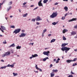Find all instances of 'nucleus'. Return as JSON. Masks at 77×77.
Listing matches in <instances>:
<instances>
[{
  "label": "nucleus",
  "instance_id": "1",
  "mask_svg": "<svg viewBox=\"0 0 77 77\" xmlns=\"http://www.w3.org/2000/svg\"><path fill=\"white\" fill-rule=\"evenodd\" d=\"M70 49H71V48H67L66 47H64L61 48L62 51H65V53H67L68 51H69Z\"/></svg>",
  "mask_w": 77,
  "mask_h": 77
},
{
  "label": "nucleus",
  "instance_id": "2",
  "mask_svg": "<svg viewBox=\"0 0 77 77\" xmlns=\"http://www.w3.org/2000/svg\"><path fill=\"white\" fill-rule=\"evenodd\" d=\"M11 54V52L10 51H8L5 53V54H3L2 55V57L3 58L4 57H5L6 56H10Z\"/></svg>",
  "mask_w": 77,
  "mask_h": 77
},
{
  "label": "nucleus",
  "instance_id": "3",
  "mask_svg": "<svg viewBox=\"0 0 77 77\" xmlns=\"http://www.w3.org/2000/svg\"><path fill=\"white\" fill-rule=\"evenodd\" d=\"M57 14L56 13H54L52 14L50 16V17L51 18H55V17H57Z\"/></svg>",
  "mask_w": 77,
  "mask_h": 77
},
{
  "label": "nucleus",
  "instance_id": "4",
  "mask_svg": "<svg viewBox=\"0 0 77 77\" xmlns=\"http://www.w3.org/2000/svg\"><path fill=\"white\" fill-rule=\"evenodd\" d=\"M21 31V29H17L14 30L13 32V33H15V34H17L18 33H20V32Z\"/></svg>",
  "mask_w": 77,
  "mask_h": 77
},
{
  "label": "nucleus",
  "instance_id": "5",
  "mask_svg": "<svg viewBox=\"0 0 77 77\" xmlns=\"http://www.w3.org/2000/svg\"><path fill=\"white\" fill-rule=\"evenodd\" d=\"M50 53V51H45L43 52V54L44 55H47L48 56V55H49L48 54Z\"/></svg>",
  "mask_w": 77,
  "mask_h": 77
},
{
  "label": "nucleus",
  "instance_id": "6",
  "mask_svg": "<svg viewBox=\"0 0 77 77\" xmlns=\"http://www.w3.org/2000/svg\"><path fill=\"white\" fill-rule=\"evenodd\" d=\"M41 2H42V0L38 2V5L39 6L43 7V4H42V3Z\"/></svg>",
  "mask_w": 77,
  "mask_h": 77
},
{
  "label": "nucleus",
  "instance_id": "7",
  "mask_svg": "<svg viewBox=\"0 0 77 77\" xmlns=\"http://www.w3.org/2000/svg\"><path fill=\"white\" fill-rule=\"evenodd\" d=\"M36 19V21H42V18H40V17L39 16L37 17Z\"/></svg>",
  "mask_w": 77,
  "mask_h": 77
},
{
  "label": "nucleus",
  "instance_id": "8",
  "mask_svg": "<svg viewBox=\"0 0 77 77\" xmlns=\"http://www.w3.org/2000/svg\"><path fill=\"white\" fill-rule=\"evenodd\" d=\"M26 34H25L24 33H21V34L19 36L20 38L21 37H24V36H26Z\"/></svg>",
  "mask_w": 77,
  "mask_h": 77
},
{
  "label": "nucleus",
  "instance_id": "9",
  "mask_svg": "<svg viewBox=\"0 0 77 77\" xmlns=\"http://www.w3.org/2000/svg\"><path fill=\"white\" fill-rule=\"evenodd\" d=\"M77 20V18H73L71 20H68L69 22H71L74 21H76Z\"/></svg>",
  "mask_w": 77,
  "mask_h": 77
},
{
  "label": "nucleus",
  "instance_id": "10",
  "mask_svg": "<svg viewBox=\"0 0 77 77\" xmlns=\"http://www.w3.org/2000/svg\"><path fill=\"white\" fill-rule=\"evenodd\" d=\"M7 67H11V68H14V64L12 65L8 64L7 66Z\"/></svg>",
  "mask_w": 77,
  "mask_h": 77
},
{
  "label": "nucleus",
  "instance_id": "11",
  "mask_svg": "<svg viewBox=\"0 0 77 77\" xmlns=\"http://www.w3.org/2000/svg\"><path fill=\"white\" fill-rule=\"evenodd\" d=\"M71 36H74V35H76V32L75 31L72 32L71 33Z\"/></svg>",
  "mask_w": 77,
  "mask_h": 77
},
{
  "label": "nucleus",
  "instance_id": "12",
  "mask_svg": "<svg viewBox=\"0 0 77 77\" xmlns=\"http://www.w3.org/2000/svg\"><path fill=\"white\" fill-rule=\"evenodd\" d=\"M38 66L37 65H35V68L39 70V71H40L41 72H42V69H41L38 68V66Z\"/></svg>",
  "mask_w": 77,
  "mask_h": 77
},
{
  "label": "nucleus",
  "instance_id": "13",
  "mask_svg": "<svg viewBox=\"0 0 77 77\" xmlns=\"http://www.w3.org/2000/svg\"><path fill=\"white\" fill-rule=\"evenodd\" d=\"M71 62H72V60H68L66 61V62L67 63H71Z\"/></svg>",
  "mask_w": 77,
  "mask_h": 77
},
{
  "label": "nucleus",
  "instance_id": "14",
  "mask_svg": "<svg viewBox=\"0 0 77 77\" xmlns=\"http://www.w3.org/2000/svg\"><path fill=\"white\" fill-rule=\"evenodd\" d=\"M28 15V13H26L25 14H23L22 15L23 17H26Z\"/></svg>",
  "mask_w": 77,
  "mask_h": 77
},
{
  "label": "nucleus",
  "instance_id": "15",
  "mask_svg": "<svg viewBox=\"0 0 77 77\" xmlns=\"http://www.w3.org/2000/svg\"><path fill=\"white\" fill-rule=\"evenodd\" d=\"M1 29H2L3 30H6V28L2 26H1Z\"/></svg>",
  "mask_w": 77,
  "mask_h": 77
},
{
  "label": "nucleus",
  "instance_id": "16",
  "mask_svg": "<svg viewBox=\"0 0 77 77\" xmlns=\"http://www.w3.org/2000/svg\"><path fill=\"white\" fill-rule=\"evenodd\" d=\"M68 43H63L62 44L61 46L62 47H65V46H66V45H68Z\"/></svg>",
  "mask_w": 77,
  "mask_h": 77
},
{
  "label": "nucleus",
  "instance_id": "17",
  "mask_svg": "<svg viewBox=\"0 0 77 77\" xmlns=\"http://www.w3.org/2000/svg\"><path fill=\"white\" fill-rule=\"evenodd\" d=\"M57 23H58V22H54L52 23V25H54V26H55V25H56Z\"/></svg>",
  "mask_w": 77,
  "mask_h": 77
},
{
  "label": "nucleus",
  "instance_id": "18",
  "mask_svg": "<svg viewBox=\"0 0 77 77\" xmlns=\"http://www.w3.org/2000/svg\"><path fill=\"white\" fill-rule=\"evenodd\" d=\"M64 9L65 10V11L66 12H67L68 11V7L67 6H65L64 8Z\"/></svg>",
  "mask_w": 77,
  "mask_h": 77
},
{
  "label": "nucleus",
  "instance_id": "19",
  "mask_svg": "<svg viewBox=\"0 0 77 77\" xmlns=\"http://www.w3.org/2000/svg\"><path fill=\"white\" fill-rule=\"evenodd\" d=\"M32 56L33 57H38V54H35L34 55H32Z\"/></svg>",
  "mask_w": 77,
  "mask_h": 77
},
{
  "label": "nucleus",
  "instance_id": "20",
  "mask_svg": "<svg viewBox=\"0 0 77 77\" xmlns=\"http://www.w3.org/2000/svg\"><path fill=\"white\" fill-rule=\"evenodd\" d=\"M68 31V30L66 29H64L63 31V33H65V32H67Z\"/></svg>",
  "mask_w": 77,
  "mask_h": 77
},
{
  "label": "nucleus",
  "instance_id": "21",
  "mask_svg": "<svg viewBox=\"0 0 77 77\" xmlns=\"http://www.w3.org/2000/svg\"><path fill=\"white\" fill-rule=\"evenodd\" d=\"M47 59H48V57H46L43 59V61H46Z\"/></svg>",
  "mask_w": 77,
  "mask_h": 77
},
{
  "label": "nucleus",
  "instance_id": "22",
  "mask_svg": "<svg viewBox=\"0 0 77 77\" xmlns=\"http://www.w3.org/2000/svg\"><path fill=\"white\" fill-rule=\"evenodd\" d=\"M15 47V44L14 43H13V44L10 45L9 46V47L10 48V47Z\"/></svg>",
  "mask_w": 77,
  "mask_h": 77
},
{
  "label": "nucleus",
  "instance_id": "23",
  "mask_svg": "<svg viewBox=\"0 0 77 77\" xmlns=\"http://www.w3.org/2000/svg\"><path fill=\"white\" fill-rule=\"evenodd\" d=\"M54 72H57V69H53L52 70V73H54Z\"/></svg>",
  "mask_w": 77,
  "mask_h": 77
},
{
  "label": "nucleus",
  "instance_id": "24",
  "mask_svg": "<svg viewBox=\"0 0 77 77\" xmlns=\"http://www.w3.org/2000/svg\"><path fill=\"white\" fill-rule=\"evenodd\" d=\"M7 67V66H2L0 68V69H5Z\"/></svg>",
  "mask_w": 77,
  "mask_h": 77
},
{
  "label": "nucleus",
  "instance_id": "25",
  "mask_svg": "<svg viewBox=\"0 0 77 77\" xmlns=\"http://www.w3.org/2000/svg\"><path fill=\"white\" fill-rule=\"evenodd\" d=\"M56 41V39H53L52 40H51L50 42L51 43H52V42H54V41Z\"/></svg>",
  "mask_w": 77,
  "mask_h": 77
},
{
  "label": "nucleus",
  "instance_id": "26",
  "mask_svg": "<svg viewBox=\"0 0 77 77\" xmlns=\"http://www.w3.org/2000/svg\"><path fill=\"white\" fill-rule=\"evenodd\" d=\"M21 48V46H17L16 47L17 49H20Z\"/></svg>",
  "mask_w": 77,
  "mask_h": 77
},
{
  "label": "nucleus",
  "instance_id": "27",
  "mask_svg": "<svg viewBox=\"0 0 77 77\" xmlns=\"http://www.w3.org/2000/svg\"><path fill=\"white\" fill-rule=\"evenodd\" d=\"M48 1V0H44L43 1V3H47V2Z\"/></svg>",
  "mask_w": 77,
  "mask_h": 77
},
{
  "label": "nucleus",
  "instance_id": "28",
  "mask_svg": "<svg viewBox=\"0 0 77 77\" xmlns=\"http://www.w3.org/2000/svg\"><path fill=\"white\" fill-rule=\"evenodd\" d=\"M54 74L53 73H51V77H54Z\"/></svg>",
  "mask_w": 77,
  "mask_h": 77
},
{
  "label": "nucleus",
  "instance_id": "29",
  "mask_svg": "<svg viewBox=\"0 0 77 77\" xmlns=\"http://www.w3.org/2000/svg\"><path fill=\"white\" fill-rule=\"evenodd\" d=\"M13 74L14 75V76H16V75H18V74L17 73H15L14 72H13Z\"/></svg>",
  "mask_w": 77,
  "mask_h": 77
},
{
  "label": "nucleus",
  "instance_id": "30",
  "mask_svg": "<svg viewBox=\"0 0 77 77\" xmlns=\"http://www.w3.org/2000/svg\"><path fill=\"white\" fill-rule=\"evenodd\" d=\"M47 32V29H45L43 31V33H45V32Z\"/></svg>",
  "mask_w": 77,
  "mask_h": 77
},
{
  "label": "nucleus",
  "instance_id": "31",
  "mask_svg": "<svg viewBox=\"0 0 77 77\" xmlns=\"http://www.w3.org/2000/svg\"><path fill=\"white\" fill-rule=\"evenodd\" d=\"M12 4V1L10 2L9 3V4H8V5L9 6H10V5H11Z\"/></svg>",
  "mask_w": 77,
  "mask_h": 77
},
{
  "label": "nucleus",
  "instance_id": "32",
  "mask_svg": "<svg viewBox=\"0 0 77 77\" xmlns=\"http://www.w3.org/2000/svg\"><path fill=\"white\" fill-rule=\"evenodd\" d=\"M15 26L14 25H12L10 26V28H13V29L15 28Z\"/></svg>",
  "mask_w": 77,
  "mask_h": 77
},
{
  "label": "nucleus",
  "instance_id": "33",
  "mask_svg": "<svg viewBox=\"0 0 77 77\" xmlns=\"http://www.w3.org/2000/svg\"><path fill=\"white\" fill-rule=\"evenodd\" d=\"M63 40H66V38H65V37L63 36Z\"/></svg>",
  "mask_w": 77,
  "mask_h": 77
},
{
  "label": "nucleus",
  "instance_id": "34",
  "mask_svg": "<svg viewBox=\"0 0 77 77\" xmlns=\"http://www.w3.org/2000/svg\"><path fill=\"white\" fill-rule=\"evenodd\" d=\"M36 20L35 19H32L31 21H33V22H35Z\"/></svg>",
  "mask_w": 77,
  "mask_h": 77
},
{
  "label": "nucleus",
  "instance_id": "35",
  "mask_svg": "<svg viewBox=\"0 0 77 77\" xmlns=\"http://www.w3.org/2000/svg\"><path fill=\"white\" fill-rule=\"evenodd\" d=\"M77 60V58H75L73 60H72V62H73V61H76Z\"/></svg>",
  "mask_w": 77,
  "mask_h": 77
},
{
  "label": "nucleus",
  "instance_id": "36",
  "mask_svg": "<svg viewBox=\"0 0 77 77\" xmlns=\"http://www.w3.org/2000/svg\"><path fill=\"white\" fill-rule=\"evenodd\" d=\"M77 63H73V65H72V66H75V65H77Z\"/></svg>",
  "mask_w": 77,
  "mask_h": 77
},
{
  "label": "nucleus",
  "instance_id": "37",
  "mask_svg": "<svg viewBox=\"0 0 77 77\" xmlns=\"http://www.w3.org/2000/svg\"><path fill=\"white\" fill-rule=\"evenodd\" d=\"M65 17H62L61 18V19L62 20H64L65 19Z\"/></svg>",
  "mask_w": 77,
  "mask_h": 77
},
{
  "label": "nucleus",
  "instance_id": "38",
  "mask_svg": "<svg viewBox=\"0 0 77 77\" xmlns=\"http://www.w3.org/2000/svg\"><path fill=\"white\" fill-rule=\"evenodd\" d=\"M68 15H69V13H68V14L66 13V14H65V16H64V17H66V16L67 15H68Z\"/></svg>",
  "mask_w": 77,
  "mask_h": 77
},
{
  "label": "nucleus",
  "instance_id": "39",
  "mask_svg": "<svg viewBox=\"0 0 77 77\" xmlns=\"http://www.w3.org/2000/svg\"><path fill=\"white\" fill-rule=\"evenodd\" d=\"M5 42H3V44H6L7 43V42H6V40L5 41Z\"/></svg>",
  "mask_w": 77,
  "mask_h": 77
},
{
  "label": "nucleus",
  "instance_id": "40",
  "mask_svg": "<svg viewBox=\"0 0 77 77\" xmlns=\"http://www.w3.org/2000/svg\"><path fill=\"white\" fill-rule=\"evenodd\" d=\"M68 77H73V76L72 75H69Z\"/></svg>",
  "mask_w": 77,
  "mask_h": 77
},
{
  "label": "nucleus",
  "instance_id": "41",
  "mask_svg": "<svg viewBox=\"0 0 77 77\" xmlns=\"http://www.w3.org/2000/svg\"><path fill=\"white\" fill-rule=\"evenodd\" d=\"M38 8V7H36V8H35L33 10V11H35V10H36V9H37Z\"/></svg>",
  "mask_w": 77,
  "mask_h": 77
},
{
  "label": "nucleus",
  "instance_id": "42",
  "mask_svg": "<svg viewBox=\"0 0 77 77\" xmlns=\"http://www.w3.org/2000/svg\"><path fill=\"white\" fill-rule=\"evenodd\" d=\"M44 33L43 32L42 34V37H43L44 36Z\"/></svg>",
  "mask_w": 77,
  "mask_h": 77
},
{
  "label": "nucleus",
  "instance_id": "43",
  "mask_svg": "<svg viewBox=\"0 0 77 77\" xmlns=\"http://www.w3.org/2000/svg\"><path fill=\"white\" fill-rule=\"evenodd\" d=\"M26 4H27V2H24V3L22 4V5H26Z\"/></svg>",
  "mask_w": 77,
  "mask_h": 77
},
{
  "label": "nucleus",
  "instance_id": "44",
  "mask_svg": "<svg viewBox=\"0 0 77 77\" xmlns=\"http://www.w3.org/2000/svg\"><path fill=\"white\" fill-rule=\"evenodd\" d=\"M70 73L72 75V74L74 75L75 74L74 73L72 72V71Z\"/></svg>",
  "mask_w": 77,
  "mask_h": 77
},
{
  "label": "nucleus",
  "instance_id": "45",
  "mask_svg": "<svg viewBox=\"0 0 77 77\" xmlns=\"http://www.w3.org/2000/svg\"><path fill=\"white\" fill-rule=\"evenodd\" d=\"M58 5V3H57V2H56L54 3L55 5Z\"/></svg>",
  "mask_w": 77,
  "mask_h": 77
},
{
  "label": "nucleus",
  "instance_id": "46",
  "mask_svg": "<svg viewBox=\"0 0 77 77\" xmlns=\"http://www.w3.org/2000/svg\"><path fill=\"white\" fill-rule=\"evenodd\" d=\"M4 2H5V1H3L2 3H0V5H2L3 4V3H4Z\"/></svg>",
  "mask_w": 77,
  "mask_h": 77
},
{
  "label": "nucleus",
  "instance_id": "47",
  "mask_svg": "<svg viewBox=\"0 0 77 77\" xmlns=\"http://www.w3.org/2000/svg\"><path fill=\"white\" fill-rule=\"evenodd\" d=\"M36 24L37 25H39V22H36Z\"/></svg>",
  "mask_w": 77,
  "mask_h": 77
},
{
  "label": "nucleus",
  "instance_id": "48",
  "mask_svg": "<svg viewBox=\"0 0 77 77\" xmlns=\"http://www.w3.org/2000/svg\"><path fill=\"white\" fill-rule=\"evenodd\" d=\"M0 30H1L2 31V33L4 32V31L3 30V29H2Z\"/></svg>",
  "mask_w": 77,
  "mask_h": 77
},
{
  "label": "nucleus",
  "instance_id": "49",
  "mask_svg": "<svg viewBox=\"0 0 77 77\" xmlns=\"http://www.w3.org/2000/svg\"><path fill=\"white\" fill-rule=\"evenodd\" d=\"M50 66V68H51V67L53 66V65H52V64H51Z\"/></svg>",
  "mask_w": 77,
  "mask_h": 77
},
{
  "label": "nucleus",
  "instance_id": "50",
  "mask_svg": "<svg viewBox=\"0 0 77 77\" xmlns=\"http://www.w3.org/2000/svg\"><path fill=\"white\" fill-rule=\"evenodd\" d=\"M56 63H59V61L58 60H57L56 62Z\"/></svg>",
  "mask_w": 77,
  "mask_h": 77
},
{
  "label": "nucleus",
  "instance_id": "51",
  "mask_svg": "<svg viewBox=\"0 0 77 77\" xmlns=\"http://www.w3.org/2000/svg\"><path fill=\"white\" fill-rule=\"evenodd\" d=\"M1 62H4L5 61L3 60H1Z\"/></svg>",
  "mask_w": 77,
  "mask_h": 77
},
{
  "label": "nucleus",
  "instance_id": "52",
  "mask_svg": "<svg viewBox=\"0 0 77 77\" xmlns=\"http://www.w3.org/2000/svg\"><path fill=\"white\" fill-rule=\"evenodd\" d=\"M52 35L51 34H49L48 35V36H51Z\"/></svg>",
  "mask_w": 77,
  "mask_h": 77
},
{
  "label": "nucleus",
  "instance_id": "53",
  "mask_svg": "<svg viewBox=\"0 0 77 77\" xmlns=\"http://www.w3.org/2000/svg\"><path fill=\"white\" fill-rule=\"evenodd\" d=\"M24 32H25V31H24V30H22V33H24Z\"/></svg>",
  "mask_w": 77,
  "mask_h": 77
},
{
  "label": "nucleus",
  "instance_id": "54",
  "mask_svg": "<svg viewBox=\"0 0 77 77\" xmlns=\"http://www.w3.org/2000/svg\"><path fill=\"white\" fill-rule=\"evenodd\" d=\"M56 59H54V62H56Z\"/></svg>",
  "mask_w": 77,
  "mask_h": 77
},
{
  "label": "nucleus",
  "instance_id": "55",
  "mask_svg": "<svg viewBox=\"0 0 77 77\" xmlns=\"http://www.w3.org/2000/svg\"><path fill=\"white\" fill-rule=\"evenodd\" d=\"M34 72H35L36 73H38V71H34Z\"/></svg>",
  "mask_w": 77,
  "mask_h": 77
},
{
  "label": "nucleus",
  "instance_id": "56",
  "mask_svg": "<svg viewBox=\"0 0 77 77\" xmlns=\"http://www.w3.org/2000/svg\"><path fill=\"white\" fill-rule=\"evenodd\" d=\"M64 2H68V0H63Z\"/></svg>",
  "mask_w": 77,
  "mask_h": 77
},
{
  "label": "nucleus",
  "instance_id": "57",
  "mask_svg": "<svg viewBox=\"0 0 77 77\" xmlns=\"http://www.w3.org/2000/svg\"><path fill=\"white\" fill-rule=\"evenodd\" d=\"M11 8H12V7L11 6H10L9 7V9H11Z\"/></svg>",
  "mask_w": 77,
  "mask_h": 77
},
{
  "label": "nucleus",
  "instance_id": "58",
  "mask_svg": "<svg viewBox=\"0 0 77 77\" xmlns=\"http://www.w3.org/2000/svg\"><path fill=\"white\" fill-rule=\"evenodd\" d=\"M32 57H33V56L31 57H29V58H30V59H32Z\"/></svg>",
  "mask_w": 77,
  "mask_h": 77
},
{
  "label": "nucleus",
  "instance_id": "59",
  "mask_svg": "<svg viewBox=\"0 0 77 77\" xmlns=\"http://www.w3.org/2000/svg\"><path fill=\"white\" fill-rule=\"evenodd\" d=\"M33 6H34V5H31L30 6V7H31V8L32 7H33Z\"/></svg>",
  "mask_w": 77,
  "mask_h": 77
},
{
  "label": "nucleus",
  "instance_id": "60",
  "mask_svg": "<svg viewBox=\"0 0 77 77\" xmlns=\"http://www.w3.org/2000/svg\"><path fill=\"white\" fill-rule=\"evenodd\" d=\"M60 60V58H58L57 59V60H58L59 61V60Z\"/></svg>",
  "mask_w": 77,
  "mask_h": 77
},
{
  "label": "nucleus",
  "instance_id": "61",
  "mask_svg": "<svg viewBox=\"0 0 77 77\" xmlns=\"http://www.w3.org/2000/svg\"><path fill=\"white\" fill-rule=\"evenodd\" d=\"M10 8H8V10L7 11L8 12V11H9V10H10Z\"/></svg>",
  "mask_w": 77,
  "mask_h": 77
},
{
  "label": "nucleus",
  "instance_id": "62",
  "mask_svg": "<svg viewBox=\"0 0 77 77\" xmlns=\"http://www.w3.org/2000/svg\"><path fill=\"white\" fill-rule=\"evenodd\" d=\"M10 18H12V17H13V16H10Z\"/></svg>",
  "mask_w": 77,
  "mask_h": 77
},
{
  "label": "nucleus",
  "instance_id": "63",
  "mask_svg": "<svg viewBox=\"0 0 77 77\" xmlns=\"http://www.w3.org/2000/svg\"><path fill=\"white\" fill-rule=\"evenodd\" d=\"M38 26H37L35 27V29H38Z\"/></svg>",
  "mask_w": 77,
  "mask_h": 77
},
{
  "label": "nucleus",
  "instance_id": "64",
  "mask_svg": "<svg viewBox=\"0 0 77 77\" xmlns=\"http://www.w3.org/2000/svg\"><path fill=\"white\" fill-rule=\"evenodd\" d=\"M77 36H75L74 37V38H77Z\"/></svg>",
  "mask_w": 77,
  "mask_h": 77
}]
</instances>
